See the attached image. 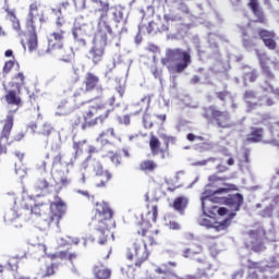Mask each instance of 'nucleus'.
<instances>
[{"label": "nucleus", "mask_w": 279, "mask_h": 279, "mask_svg": "<svg viewBox=\"0 0 279 279\" xmlns=\"http://www.w3.org/2000/svg\"><path fill=\"white\" fill-rule=\"evenodd\" d=\"M248 72H244L243 80L244 82H256L258 78V72L248 68Z\"/></svg>", "instance_id": "42"}, {"label": "nucleus", "mask_w": 279, "mask_h": 279, "mask_svg": "<svg viewBox=\"0 0 279 279\" xmlns=\"http://www.w3.org/2000/svg\"><path fill=\"white\" fill-rule=\"evenodd\" d=\"M117 134H114V129H107L100 135L98 136L97 141L98 143H105L108 144L110 143V138H114Z\"/></svg>", "instance_id": "39"}, {"label": "nucleus", "mask_w": 279, "mask_h": 279, "mask_svg": "<svg viewBox=\"0 0 279 279\" xmlns=\"http://www.w3.org/2000/svg\"><path fill=\"white\" fill-rule=\"evenodd\" d=\"M234 217H236V214L231 213V214H229V217H227L225 220H222L220 222L216 221L214 223L208 218H201L198 220V223H199V226H203L204 228H215V230H217V232H221V230H228V228H230V223H232V220L234 219Z\"/></svg>", "instance_id": "14"}, {"label": "nucleus", "mask_w": 279, "mask_h": 279, "mask_svg": "<svg viewBox=\"0 0 279 279\" xmlns=\"http://www.w3.org/2000/svg\"><path fill=\"white\" fill-rule=\"evenodd\" d=\"M232 186L229 187H219L215 191H208L205 190V192L202 195V210L203 215L206 217H210L213 215V210H216L217 206L213 204H225L232 210L231 213H239L241 210V206H243V194L235 193V194H229L227 197H214V195H221V193H228L229 191H232Z\"/></svg>", "instance_id": "2"}, {"label": "nucleus", "mask_w": 279, "mask_h": 279, "mask_svg": "<svg viewBox=\"0 0 279 279\" xmlns=\"http://www.w3.org/2000/svg\"><path fill=\"white\" fill-rule=\"evenodd\" d=\"M75 105L71 106L69 101L63 100L58 106L57 116L58 117H66V114H71L75 110Z\"/></svg>", "instance_id": "33"}, {"label": "nucleus", "mask_w": 279, "mask_h": 279, "mask_svg": "<svg viewBox=\"0 0 279 279\" xmlns=\"http://www.w3.org/2000/svg\"><path fill=\"white\" fill-rule=\"evenodd\" d=\"M165 225L170 230H175V216H173V214H166L165 215Z\"/></svg>", "instance_id": "43"}, {"label": "nucleus", "mask_w": 279, "mask_h": 279, "mask_svg": "<svg viewBox=\"0 0 279 279\" xmlns=\"http://www.w3.org/2000/svg\"><path fill=\"white\" fill-rule=\"evenodd\" d=\"M53 167H57V165H62V153H59L57 156L52 159Z\"/></svg>", "instance_id": "60"}, {"label": "nucleus", "mask_w": 279, "mask_h": 279, "mask_svg": "<svg viewBox=\"0 0 279 279\" xmlns=\"http://www.w3.org/2000/svg\"><path fill=\"white\" fill-rule=\"evenodd\" d=\"M94 276L96 279H110L112 271L104 265H99L94 267Z\"/></svg>", "instance_id": "35"}, {"label": "nucleus", "mask_w": 279, "mask_h": 279, "mask_svg": "<svg viewBox=\"0 0 279 279\" xmlns=\"http://www.w3.org/2000/svg\"><path fill=\"white\" fill-rule=\"evenodd\" d=\"M13 80L15 82L16 88H23V86H25V84H27V82H26L27 77L25 76V73H23V72H19L17 74H15Z\"/></svg>", "instance_id": "40"}, {"label": "nucleus", "mask_w": 279, "mask_h": 279, "mask_svg": "<svg viewBox=\"0 0 279 279\" xmlns=\"http://www.w3.org/2000/svg\"><path fill=\"white\" fill-rule=\"evenodd\" d=\"M216 97L220 101H226V99H228V97H232V94L230 92H228V90L216 92Z\"/></svg>", "instance_id": "49"}, {"label": "nucleus", "mask_w": 279, "mask_h": 279, "mask_svg": "<svg viewBox=\"0 0 279 279\" xmlns=\"http://www.w3.org/2000/svg\"><path fill=\"white\" fill-rule=\"evenodd\" d=\"M274 210H276V206L274 204H269L268 206L263 209L259 215L264 218L274 217Z\"/></svg>", "instance_id": "45"}, {"label": "nucleus", "mask_w": 279, "mask_h": 279, "mask_svg": "<svg viewBox=\"0 0 279 279\" xmlns=\"http://www.w3.org/2000/svg\"><path fill=\"white\" fill-rule=\"evenodd\" d=\"M150 72L154 75V77H156V80H160V77H162V70H160L158 66L153 65L150 68Z\"/></svg>", "instance_id": "52"}, {"label": "nucleus", "mask_w": 279, "mask_h": 279, "mask_svg": "<svg viewBox=\"0 0 279 279\" xmlns=\"http://www.w3.org/2000/svg\"><path fill=\"white\" fill-rule=\"evenodd\" d=\"M173 23H175V20L171 17H165V21H162L160 17H157L150 21L148 24L142 22L138 25V32L140 34H165L167 32L173 31Z\"/></svg>", "instance_id": "7"}, {"label": "nucleus", "mask_w": 279, "mask_h": 279, "mask_svg": "<svg viewBox=\"0 0 279 279\" xmlns=\"http://www.w3.org/2000/svg\"><path fill=\"white\" fill-rule=\"evenodd\" d=\"M196 254H202V246H197L196 250L193 248H186L183 252V256L184 258H193V256H195Z\"/></svg>", "instance_id": "46"}, {"label": "nucleus", "mask_w": 279, "mask_h": 279, "mask_svg": "<svg viewBox=\"0 0 279 279\" xmlns=\"http://www.w3.org/2000/svg\"><path fill=\"white\" fill-rule=\"evenodd\" d=\"M189 207V197L179 196L175 198V210L177 213L184 215V211Z\"/></svg>", "instance_id": "37"}, {"label": "nucleus", "mask_w": 279, "mask_h": 279, "mask_svg": "<svg viewBox=\"0 0 279 279\" xmlns=\"http://www.w3.org/2000/svg\"><path fill=\"white\" fill-rule=\"evenodd\" d=\"M84 169H92L95 173V186L96 189H106L110 181L112 180V173L108 170L104 169L101 161L93 158L92 156L87 157V159L83 163Z\"/></svg>", "instance_id": "6"}, {"label": "nucleus", "mask_w": 279, "mask_h": 279, "mask_svg": "<svg viewBox=\"0 0 279 279\" xmlns=\"http://www.w3.org/2000/svg\"><path fill=\"white\" fill-rule=\"evenodd\" d=\"M243 99L246 105V112H253L256 108L265 106V104L260 102L262 98H259L258 101L252 102V100L256 99V92L252 89L244 92Z\"/></svg>", "instance_id": "19"}, {"label": "nucleus", "mask_w": 279, "mask_h": 279, "mask_svg": "<svg viewBox=\"0 0 279 279\" xmlns=\"http://www.w3.org/2000/svg\"><path fill=\"white\" fill-rule=\"evenodd\" d=\"M242 44H243L244 49H246L247 51H250V49H252L254 47V41H252L251 39H247V38H243Z\"/></svg>", "instance_id": "57"}, {"label": "nucleus", "mask_w": 279, "mask_h": 279, "mask_svg": "<svg viewBox=\"0 0 279 279\" xmlns=\"http://www.w3.org/2000/svg\"><path fill=\"white\" fill-rule=\"evenodd\" d=\"M28 32H31L27 38L28 51H36L38 49V35L36 34V29Z\"/></svg>", "instance_id": "38"}, {"label": "nucleus", "mask_w": 279, "mask_h": 279, "mask_svg": "<svg viewBox=\"0 0 279 279\" xmlns=\"http://www.w3.org/2000/svg\"><path fill=\"white\" fill-rule=\"evenodd\" d=\"M202 117L208 123H216L218 128H230V113L228 111H219L215 106L203 108Z\"/></svg>", "instance_id": "8"}, {"label": "nucleus", "mask_w": 279, "mask_h": 279, "mask_svg": "<svg viewBox=\"0 0 279 279\" xmlns=\"http://www.w3.org/2000/svg\"><path fill=\"white\" fill-rule=\"evenodd\" d=\"M114 211L107 202H98L94 207V217L92 218L95 222V228L97 232L101 234L98 240L100 245H106L108 242V233L110 228H114Z\"/></svg>", "instance_id": "4"}, {"label": "nucleus", "mask_w": 279, "mask_h": 279, "mask_svg": "<svg viewBox=\"0 0 279 279\" xmlns=\"http://www.w3.org/2000/svg\"><path fill=\"white\" fill-rule=\"evenodd\" d=\"M138 169L143 173H154L158 169V163L151 159H145L140 162Z\"/></svg>", "instance_id": "29"}, {"label": "nucleus", "mask_w": 279, "mask_h": 279, "mask_svg": "<svg viewBox=\"0 0 279 279\" xmlns=\"http://www.w3.org/2000/svg\"><path fill=\"white\" fill-rule=\"evenodd\" d=\"M51 132H53V129L51 128V125L44 124L40 134L43 136H50Z\"/></svg>", "instance_id": "53"}, {"label": "nucleus", "mask_w": 279, "mask_h": 279, "mask_svg": "<svg viewBox=\"0 0 279 279\" xmlns=\"http://www.w3.org/2000/svg\"><path fill=\"white\" fill-rule=\"evenodd\" d=\"M159 138H161V141L166 145V148H163L166 153L169 151V145H173L175 143V137L167 135L165 133H161L159 135Z\"/></svg>", "instance_id": "41"}, {"label": "nucleus", "mask_w": 279, "mask_h": 279, "mask_svg": "<svg viewBox=\"0 0 279 279\" xmlns=\"http://www.w3.org/2000/svg\"><path fill=\"white\" fill-rule=\"evenodd\" d=\"M104 53H106V47L94 45L89 50V58L94 64H99L104 60Z\"/></svg>", "instance_id": "24"}, {"label": "nucleus", "mask_w": 279, "mask_h": 279, "mask_svg": "<svg viewBox=\"0 0 279 279\" xmlns=\"http://www.w3.org/2000/svg\"><path fill=\"white\" fill-rule=\"evenodd\" d=\"M99 76L93 72H87L83 80V85L85 86V90L88 93H93L96 88H99Z\"/></svg>", "instance_id": "21"}, {"label": "nucleus", "mask_w": 279, "mask_h": 279, "mask_svg": "<svg viewBox=\"0 0 279 279\" xmlns=\"http://www.w3.org/2000/svg\"><path fill=\"white\" fill-rule=\"evenodd\" d=\"M50 219L60 223L62 217L66 215V203L58 195L54 196V202L50 203Z\"/></svg>", "instance_id": "13"}, {"label": "nucleus", "mask_w": 279, "mask_h": 279, "mask_svg": "<svg viewBox=\"0 0 279 279\" xmlns=\"http://www.w3.org/2000/svg\"><path fill=\"white\" fill-rule=\"evenodd\" d=\"M86 93H88V90H86V88L84 87H80L75 90V93L71 97V102L74 105V108H80L84 106V104H86V101L84 100L86 97Z\"/></svg>", "instance_id": "25"}, {"label": "nucleus", "mask_w": 279, "mask_h": 279, "mask_svg": "<svg viewBox=\"0 0 279 279\" xmlns=\"http://www.w3.org/2000/svg\"><path fill=\"white\" fill-rule=\"evenodd\" d=\"M175 269L174 263H167L161 265L159 268L156 269L157 274H163V279H171L173 278V271Z\"/></svg>", "instance_id": "30"}, {"label": "nucleus", "mask_w": 279, "mask_h": 279, "mask_svg": "<svg viewBox=\"0 0 279 279\" xmlns=\"http://www.w3.org/2000/svg\"><path fill=\"white\" fill-rule=\"evenodd\" d=\"M51 53L57 56L62 62H72L75 58V52L71 47H64V44L51 50Z\"/></svg>", "instance_id": "18"}, {"label": "nucleus", "mask_w": 279, "mask_h": 279, "mask_svg": "<svg viewBox=\"0 0 279 279\" xmlns=\"http://www.w3.org/2000/svg\"><path fill=\"white\" fill-rule=\"evenodd\" d=\"M258 36L263 39V43L267 40H271V38H276V33L267 29H260L258 32Z\"/></svg>", "instance_id": "44"}, {"label": "nucleus", "mask_w": 279, "mask_h": 279, "mask_svg": "<svg viewBox=\"0 0 279 279\" xmlns=\"http://www.w3.org/2000/svg\"><path fill=\"white\" fill-rule=\"evenodd\" d=\"M143 124L145 130H151V128H154V122L151 121V116L149 113H144Z\"/></svg>", "instance_id": "48"}, {"label": "nucleus", "mask_w": 279, "mask_h": 279, "mask_svg": "<svg viewBox=\"0 0 279 279\" xmlns=\"http://www.w3.org/2000/svg\"><path fill=\"white\" fill-rule=\"evenodd\" d=\"M191 53L182 49H175V73H183L191 64Z\"/></svg>", "instance_id": "15"}, {"label": "nucleus", "mask_w": 279, "mask_h": 279, "mask_svg": "<svg viewBox=\"0 0 279 279\" xmlns=\"http://www.w3.org/2000/svg\"><path fill=\"white\" fill-rule=\"evenodd\" d=\"M94 14H100L97 25V36L101 38L104 47L108 43V34H112V27L108 23V12H110V3L102 0H94Z\"/></svg>", "instance_id": "5"}, {"label": "nucleus", "mask_w": 279, "mask_h": 279, "mask_svg": "<svg viewBox=\"0 0 279 279\" xmlns=\"http://www.w3.org/2000/svg\"><path fill=\"white\" fill-rule=\"evenodd\" d=\"M256 53L259 60V64L262 66V71L267 78L264 82V84L260 85L263 93H272V95H277L279 97V88H274V85L269 83V81L271 82L272 80L276 78V76L274 75L271 70H269V66H267V54L260 53L258 52V50L256 51Z\"/></svg>", "instance_id": "10"}, {"label": "nucleus", "mask_w": 279, "mask_h": 279, "mask_svg": "<svg viewBox=\"0 0 279 279\" xmlns=\"http://www.w3.org/2000/svg\"><path fill=\"white\" fill-rule=\"evenodd\" d=\"M263 129L252 128V132L246 137V143H260L263 141Z\"/></svg>", "instance_id": "36"}, {"label": "nucleus", "mask_w": 279, "mask_h": 279, "mask_svg": "<svg viewBox=\"0 0 279 279\" xmlns=\"http://www.w3.org/2000/svg\"><path fill=\"white\" fill-rule=\"evenodd\" d=\"M248 240L245 242V247L247 250H253V252H263L265 250V244H263V238L258 234V231L251 230L247 232Z\"/></svg>", "instance_id": "16"}, {"label": "nucleus", "mask_w": 279, "mask_h": 279, "mask_svg": "<svg viewBox=\"0 0 279 279\" xmlns=\"http://www.w3.org/2000/svg\"><path fill=\"white\" fill-rule=\"evenodd\" d=\"M66 34V31L60 29L57 32H53L48 37V48L47 52L51 53V51L56 50L58 47H61L62 40H64V35Z\"/></svg>", "instance_id": "17"}, {"label": "nucleus", "mask_w": 279, "mask_h": 279, "mask_svg": "<svg viewBox=\"0 0 279 279\" xmlns=\"http://www.w3.org/2000/svg\"><path fill=\"white\" fill-rule=\"evenodd\" d=\"M60 269L59 263H48L45 268L41 270V278H51L56 276V272Z\"/></svg>", "instance_id": "32"}, {"label": "nucleus", "mask_w": 279, "mask_h": 279, "mask_svg": "<svg viewBox=\"0 0 279 279\" xmlns=\"http://www.w3.org/2000/svg\"><path fill=\"white\" fill-rule=\"evenodd\" d=\"M36 170L37 171H47V161L40 160L36 163Z\"/></svg>", "instance_id": "58"}, {"label": "nucleus", "mask_w": 279, "mask_h": 279, "mask_svg": "<svg viewBox=\"0 0 279 279\" xmlns=\"http://www.w3.org/2000/svg\"><path fill=\"white\" fill-rule=\"evenodd\" d=\"M14 128V114H7L5 119L2 120V130L0 132V156L8 154V145L10 143V136L12 135V130Z\"/></svg>", "instance_id": "11"}, {"label": "nucleus", "mask_w": 279, "mask_h": 279, "mask_svg": "<svg viewBox=\"0 0 279 279\" xmlns=\"http://www.w3.org/2000/svg\"><path fill=\"white\" fill-rule=\"evenodd\" d=\"M45 203L35 204L34 206L27 202H24L23 204L24 210H26V213H29L32 217H40L43 213H45V209H43Z\"/></svg>", "instance_id": "28"}, {"label": "nucleus", "mask_w": 279, "mask_h": 279, "mask_svg": "<svg viewBox=\"0 0 279 279\" xmlns=\"http://www.w3.org/2000/svg\"><path fill=\"white\" fill-rule=\"evenodd\" d=\"M135 232L138 236H141L144 246L134 242L131 246L126 248L125 258L134 265L129 266L128 270L125 268L122 271L125 274H130L134 276L132 271H136V269H141L144 263H147L149 259V250L147 247H154L155 245L160 244V231L151 230V225L147 221H142L135 227ZM130 276V275H126Z\"/></svg>", "instance_id": "1"}, {"label": "nucleus", "mask_w": 279, "mask_h": 279, "mask_svg": "<svg viewBox=\"0 0 279 279\" xmlns=\"http://www.w3.org/2000/svg\"><path fill=\"white\" fill-rule=\"evenodd\" d=\"M248 8H251L254 16H256V23H262L263 25H266L267 17L265 16V12L263 9L258 5V0H250Z\"/></svg>", "instance_id": "23"}, {"label": "nucleus", "mask_w": 279, "mask_h": 279, "mask_svg": "<svg viewBox=\"0 0 279 279\" xmlns=\"http://www.w3.org/2000/svg\"><path fill=\"white\" fill-rule=\"evenodd\" d=\"M265 47H267V49H270L271 51H274L277 47L276 40L274 38L271 39H266V41H264Z\"/></svg>", "instance_id": "55"}, {"label": "nucleus", "mask_w": 279, "mask_h": 279, "mask_svg": "<svg viewBox=\"0 0 279 279\" xmlns=\"http://www.w3.org/2000/svg\"><path fill=\"white\" fill-rule=\"evenodd\" d=\"M161 63L163 66H167L169 71H172L173 66H175V50L167 49L166 57L161 59Z\"/></svg>", "instance_id": "31"}, {"label": "nucleus", "mask_w": 279, "mask_h": 279, "mask_svg": "<svg viewBox=\"0 0 279 279\" xmlns=\"http://www.w3.org/2000/svg\"><path fill=\"white\" fill-rule=\"evenodd\" d=\"M218 40H222L223 43H229L228 38L223 35H217L215 33L208 34L209 49H213L214 51L213 57L216 58V60H219V44H217Z\"/></svg>", "instance_id": "20"}, {"label": "nucleus", "mask_w": 279, "mask_h": 279, "mask_svg": "<svg viewBox=\"0 0 279 279\" xmlns=\"http://www.w3.org/2000/svg\"><path fill=\"white\" fill-rule=\"evenodd\" d=\"M112 109L108 108V105L104 101L92 105L86 111L83 112V117L76 116L70 120L72 128L81 125L82 130L87 128H95L96 125L106 123L110 117Z\"/></svg>", "instance_id": "3"}, {"label": "nucleus", "mask_w": 279, "mask_h": 279, "mask_svg": "<svg viewBox=\"0 0 279 279\" xmlns=\"http://www.w3.org/2000/svg\"><path fill=\"white\" fill-rule=\"evenodd\" d=\"M145 202H146V208H147V217L148 219H142V221L137 222L135 227L138 223H143V221H146L151 226L149 221H153V223H156L158 221V202H160V195L158 190H153L145 194Z\"/></svg>", "instance_id": "9"}, {"label": "nucleus", "mask_w": 279, "mask_h": 279, "mask_svg": "<svg viewBox=\"0 0 279 279\" xmlns=\"http://www.w3.org/2000/svg\"><path fill=\"white\" fill-rule=\"evenodd\" d=\"M161 145L162 144L160 143L158 136L150 135L149 147L153 156H165V154H167L165 148H161Z\"/></svg>", "instance_id": "26"}, {"label": "nucleus", "mask_w": 279, "mask_h": 279, "mask_svg": "<svg viewBox=\"0 0 279 279\" xmlns=\"http://www.w3.org/2000/svg\"><path fill=\"white\" fill-rule=\"evenodd\" d=\"M166 195H169V193H173V191H175V184L166 181Z\"/></svg>", "instance_id": "59"}, {"label": "nucleus", "mask_w": 279, "mask_h": 279, "mask_svg": "<svg viewBox=\"0 0 279 279\" xmlns=\"http://www.w3.org/2000/svg\"><path fill=\"white\" fill-rule=\"evenodd\" d=\"M8 221H12V219H19V215H15L14 209H11L9 213L5 215Z\"/></svg>", "instance_id": "61"}, {"label": "nucleus", "mask_w": 279, "mask_h": 279, "mask_svg": "<svg viewBox=\"0 0 279 279\" xmlns=\"http://www.w3.org/2000/svg\"><path fill=\"white\" fill-rule=\"evenodd\" d=\"M81 32H82V28H81V27H75V28H73V31H72L73 38H74V40H78V41L82 43L83 45H86V40L80 39V33H81Z\"/></svg>", "instance_id": "50"}, {"label": "nucleus", "mask_w": 279, "mask_h": 279, "mask_svg": "<svg viewBox=\"0 0 279 279\" xmlns=\"http://www.w3.org/2000/svg\"><path fill=\"white\" fill-rule=\"evenodd\" d=\"M35 189L37 191H47L49 189V182L46 179H39L35 183Z\"/></svg>", "instance_id": "47"}, {"label": "nucleus", "mask_w": 279, "mask_h": 279, "mask_svg": "<svg viewBox=\"0 0 279 279\" xmlns=\"http://www.w3.org/2000/svg\"><path fill=\"white\" fill-rule=\"evenodd\" d=\"M43 3L40 1H33L29 4L28 14L26 19V28L28 32H34L36 29V20L43 21Z\"/></svg>", "instance_id": "12"}, {"label": "nucleus", "mask_w": 279, "mask_h": 279, "mask_svg": "<svg viewBox=\"0 0 279 279\" xmlns=\"http://www.w3.org/2000/svg\"><path fill=\"white\" fill-rule=\"evenodd\" d=\"M12 69H14V61L12 60L5 61L2 68L3 73L8 74L10 73V71H12Z\"/></svg>", "instance_id": "51"}, {"label": "nucleus", "mask_w": 279, "mask_h": 279, "mask_svg": "<svg viewBox=\"0 0 279 279\" xmlns=\"http://www.w3.org/2000/svg\"><path fill=\"white\" fill-rule=\"evenodd\" d=\"M272 267H279V255H275L271 258Z\"/></svg>", "instance_id": "63"}, {"label": "nucleus", "mask_w": 279, "mask_h": 279, "mask_svg": "<svg viewBox=\"0 0 279 279\" xmlns=\"http://www.w3.org/2000/svg\"><path fill=\"white\" fill-rule=\"evenodd\" d=\"M151 104V96H144L140 102L133 105V114H141V112H147Z\"/></svg>", "instance_id": "27"}, {"label": "nucleus", "mask_w": 279, "mask_h": 279, "mask_svg": "<svg viewBox=\"0 0 279 279\" xmlns=\"http://www.w3.org/2000/svg\"><path fill=\"white\" fill-rule=\"evenodd\" d=\"M78 256L80 254L75 252L71 253L69 250L60 251L58 253L48 255V257H50L51 260H69L70 263L77 260Z\"/></svg>", "instance_id": "22"}, {"label": "nucleus", "mask_w": 279, "mask_h": 279, "mask_svg": "<svg viewBox=\"0 0 279 279\" xmlns=\"http://www.w3.org/2000/svg\"><path fill=\"white\" fill-rule=\"evenodd\" d=\"M110 160L116 167H119V165H121L122 157L119 154H113L110 156Z\"/></svg>", "instance_id": "54"}, {"label": "nucleus", "mask_w": 279, "mask_h": 279, "mask_svg": "<svg viewBox=\"0 0 279 279\" xmlns=\"http://www.w3.org/2000/svg\"><path fill=\"white\" fill-rule=\"evenodd\" d=\"M175 279H199L197 276L195 275H187L185 277H178L175 276Z\"/></svg>", "instance_id": "64"}, {"label": "nucleus", "mask_w": 279, "mask_h": 279, "mask_svg": "<svg viewBox=\"0 0 279 279\" xmlns=\"http://www.w3.org/2000/svg\"><path fill=\"white\" fill-rule=\"evenodd\" d=\"M4 99L9 106H22L23 104L21 96H19L14 89L9 90L5 94Z\"/></svg>", "instance_id": "34"}, {"label": "nucleus", "mask_w": 279, "mask_h": 279, "mask_svg": "<svg viewBox=\"0 0 279 279\" xmlns=\"http://www.w3.org/2000/svg\"><path fill=\"white\" fill-rule=\"evenodd\" d=\"M218 215H220V217H223L226 215H228V217H230V215H232V213H229L228 208H226V207H220V208H218Z\"/></svg>", "instance_id": "62"}, {"label": "nucleus", "mask_w": 279, "mask_h": 279, "mask_svg": "<svg viewBox=\"0 0 279 279\" xmlns=\"http://www.w3.org/2000/svg\"><path fill=\"white\" fill-rule=\"evenodd\" d=\"M8 265L9 267H11L12 271L19 269V259L13 257V258H10L9 262H8Z\"/></svg>", "instance_id": "56"}]
</instances>
